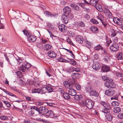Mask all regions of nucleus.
<instances>
[{
    "mask_svg": "<svg viewBox=\"0 0 123 123\" xmlns=\"http://www.w3.org/2000/svg\"><path fill=\"white\" fill-rule=\"evenodd\" d=\"M63 10L64 13L66 14L69 13V12H71V8L68 6L64 7L63 9Z\"/></svg>",
    "mask_w": 123,
    "mask_h": 123,
    "instance_id": "21",
    "label": "nucleus"
},
{
    "mask_svg": "<svg viewBox=\"0 0 123 123\" xmlns=\"http://www.w3.org/2000/svg\"><path fill=\"white\" fill-rule=\"evenodd\" d=\"M75 39L76 41L80 44L83 43L84 41L83 37L81 36H77L75 38Z\"/></svg>",
    "mask_w": 123,
    "mask_h": 123,
    "instance_id": "9",
    "label": "nucleus"
},
{
    "mask_svg": "<svg viewBox=\"0 0 123 123\" xmlns=\"http://www.w3.org/2000/svg\"><path fill=\"white\" fill-rule=\"evenodd\" d=\"M67 14L68 15L69 18H72L73 17V14L71 13L70 12H69V13H67Z\"/></svg>",
    "mask_w": 123,
    "mask_h": 123,
    "instance_id": "59",
    "label": "nucleus"
},
{
    "mask_svg": "<svg viewBox=\"0 0 123 123\" xmlns=\"http://www.w3.org/2000/svg\"><path fill=\"white\" fill-rule=\"evenodd\" d=\"M35 112L34 111L31 110L29 112L28 114L29 115L31 116H33Z\"/></svg>",
    "mask_w": 123,
    "mask_h": 123,
    "instance_id": "48",
    "label": "nucleus"
},
{
    "mask_svg": "<svg viewBox=\"0 0 123 123\" xmlns=\"http://www.w3.org/2000/svg\"><path fill=\"white\" fill-rule=\"evenodd\" d=\"M4 56L6 60L8 62V64L10 65H11L12 63L14 62V59L13 55L10 54L5 53L4 54Z\"/></svg>",
    "mask_w": 123,
    "mask_h": 123,
    "instance_id": "2",
    "label": "nucleus"
},
{
    "mask_svg": "<svg viewBox=\"0 0 123 123\" xmlns=\"http://www.w3.org/2000/svg\"><path fill=\"white\" fill-rule=\"evenodd\" d=\"M113 20L114 22L119 25H121L122 22L120 20L117 18H113Z\"/></svg>",
    "mask_w": 123,
    "mask_h": 123,
    "instance_id": "20",
    "label": "nucleus"
},
{
    "mask_svg": "<svg viewBox=\"0 0 123 123\" xmlns=\"http://www.w3.org/2000/svg\"><path fill=\"white\" fill-rule=\"evenodd\" d=\"M46 115L48 117H53L54 116V114L53 112L52 111H46Z\"/></svg>",
    "mask_w": 123,
    "mask_h": 123,
    "instance_id": "23",
    "label": "nucleus"
},
{
    "mask_svg": "<svg viewBox=\"0 0 123 123\" xmlns=\"http://www.w3.org/2000/svg\"><path fill=\"white\" fill-rule=\"evenodd\" d=\"M116 75L118 77H123V74H122L119 72H118L116 73Z\"/></svg>",
    "mask_w": 123,
    "mask_h": 123,
    "instance_id": "51",
    "label": "nucleus"
},
{
    "mask_svg": "<svg viewBox=\"0 0 123 123\" xmlns=\"http://www.w3.org/2000/svg\"><path fill=\"white\" fill-rule=\"evenodd\" d=\"M106 119L108 121H111L112 119V116L110 114H108L106 116Z\"/></svg>",
    "mask_w": 123,
    "mask_h": 123,
    "instance_id": "31",
    "label": "nucleus"
},
{
    "mask_svg": "<svg viewBox=\"0 0 123 123\" xmlns=\"http://www.w3.org/2000/svg\"><path fill=\"white\" fill-rule=\"evenodd\" d=\"M69 93H64L63 95V97L64 99L67 100L70 99V97Z\"/></svg>",
    "mask_w": 123,
    "mask_h": 123,
    "instance_id": "27",
    "label": "nucleus"
},
{
    "mask_svg": "<svg viewBox=\"0 0 123 123\" xmlns=\"http://www.w3.org/2000/svg\"><path fill=\"white\" fill-rule=\"evenodd\" d=\"M94 50H101V49H103L101 44H99L98 45L96 46L94 48Z\"/></svg>",
    "mask_w": 123,
    "mask_h": 123,
    "instance_id": "32",
    "label": "nucleus"
},
{
    "mask_svg": "<svg viewBox=\"0 0 123 123\" xmlns=\"http://www.w3.org/2000/svg\"><path fill=\"white\" fill-rule=\"evenodd\" d=\"M49 56L52 58H54L56 56V54L53 51H49L48 53Z\"/></svg>",
    "mask_w": 123,
    "mask_h": 123,
    "instance_id": "11",
    "label": "nucleus"
},
{
    "mask_svg": "<svg viewBox=\"0 0 123 123\" xmlns=\"http://www.w3.org/2000/svg\"><path fill=\"white\" fill-rule=\"evenodd\" d=\"M70 6L72 9L73 10L77 11H79L80 10V8L79 7L75 4H71Z\"/></svg>",
    "mask_w": 123,
    "mask_h": 123,
    "instance_id": "16",
    "label": "nucleus"
},
{
    "mask_svg": "<svg viewBox=\"0 0 123 123\" xmlns=\"http://www.w3.org/2000/svg\"><path fill=\"white\" fill-rule=\"evenodd\" d=\"M101 50L102 54L106 55L107 54V51L103 48V49H101Z\"/></svg>",
    "mask_w": 123,
    "mask_h": 123,
    "instance_id": "54",
    "label": "nucleus"
},
{
    "mask_svg": "<svg viewBox=\"0 0 123 123\" xmlns=\"http://www.w3.org/2000/svg\"><path fill=\"white\" fill-rule=\"evenodd\" d=\"M26 70L29 69L31 67V65L29 63H27L25 65Z\"/></svg>",
    "mask_w": 123,
    "mask_h": 123,
    "instance_id": "55",
    "label": "nucleus"
},
{
    "mask_svg": "<svg viewBox=\"0 0 123 123\" xmlns=\"http://www.w3.org/2000/svg\"><path fill=\"white\" fill-rule=\"evenodd\" d=\"M75 35L74 33L72 32H70V36L72 37H74Z\"/></svg>",
    "mask_w": 123,
    "mask_h": 123,
    "instance_id": "61",
    "label": "nucleus"
},
{
    "mask_svg": "<svg viewBox=\"0 0 123 123\" xmlns=\"http://www.w3.org/2000/svg\"><path fill=\"white\" fill-rule=\"evenodd\" d=\"M39 113L42 115H43L46 113V111H48L47 109L45 107L41 106L39 108Z\"/></svg>",
    "mask_w": 123,
    "mask_h": 123,
    "instance_id": "7",
    "label": "nucleus"
},
{
    "mask_svg": "<svg viewBox=\"0 0 123 123\" xmlns=\"http://www.w3.org/2000/svg\"><path fill=\"white\" fill-rule=\"evenodd\" d=\"M70 63L74 65L76 64V62L74 60L72 59L71 60L70 62Z\"/></svg>",
    "mask_w": 123,
    "mask_h": 123,
    "instance_id": "53",
    "label": "nucleus"
},
{
    "mask_svg": "<svg viewBox=\"0 0 123 123\" xmlns=\"http://www.w3.org/2000/svg\"><path fill=\"white\" fill-rule=\"evenodd\" d=\"M98 0H91L90 2V4L91 5L94 6L98 3Z\"/></svg>",
    "mask_w": 123,
    "mask_h": 123,
    "instance_id": "28",
    "label": "nucleus"
},
{
    "mask_svg": "<svg viewBox=\"0 0 123 123\" xmlns=\"http://www.w3.org/2000/svg\"><path fill=\"white\" fill-rule=\"evenodd\" d=\"M59 92L61 94L62 93L64 92V90H63L62 88H59L58 89Z\"/></svg>",
    "mask_w": 123,
    "mask_h": 123,
    "instance_id": "64",
    "label": "nucleus"
},
{
    "mask_svg": "<svg viewBox=\"0 0 123 123\" xmlns=\"http://www.w3.org/2000/svg\"><path fill=\"white\" fill-rule=\"evenodd\" d=\"M85 20H89L90 18V16L87 14H86L83 16Z\"/></svg>",
    "mask_w": 123,
    "mask_h": 123,
    "instance_id": "42",
    "label": "nucleus"
},
{
    "mask_svg": "<svg viewBox=\"0 0 123 123\" xmlns=\"http://www.w3.org/2000/svg\"><path fill=\"white\" fill-rule=\"evenodd\" d=\"M116 57L118 59L122 60L123 59V54L122 52H120L116 55Z\"/></svg>",
    "mask_w": 123,
    "mask_h": 123,
    "instance_id": "24",
    "label": "nucleus"
},
{
    "mask_svg": "<svg viewBox=\"0 0 123 123\" xmlns=\"http://www.w3.org/2000/svg\"><path fill=\"white\" fill-rule=\"evenodd\" d=\"M17 64L19 65L22 62V60L21 58L18 59L17 60Z\"/></svg>",
    "mask_w": 123,
    "mask_h": 123,
    "instance_id": "63",
    "label": "nucleus"
},
{
    "mask_svg": "<svg viewBox=\"0 0 123 123\" xmlns=\"http://www.w3.org/2000/svg\"><path fill=\"white\" fill-rule=\"evenodd\" d=\"M111 32L112 33L111 34V36L112 37H114L115 36H116L117 33L113 30Z\"/></svg>",
    "mask_w": 123,
    "mask_h": 123,
    "instance_id": "50",
    "label": "nucleus"
},
{
    "mask_svg": "<svg viewBox=\"0 0 123 123\" xmlns=\"http://www.w3.org/2000/svg\"><path fill=\"white\" fill-rule=\"evenodd\" d=\"M111 104L114 106H117L119 105V103L118 102L116 101L112 102Z\"/></svg>",
    "mask_w": 123,
    "mask_h": 123,
    "instance_id": "44",
    "label": "nucleus"
},
{
    "mask_svg": "<svg viewBox=\"0 0 123 123\" xmlns=\"http://www.w3.org/2000/svg\"><path fill=\"white\" fill-rule=\"evenodd\" d=\"M82 96L81 95H75L74 97V99L76 100H79L81 99Z\"/></svg>",
    "mask_w": 123,
    "mask_h": 123,
    "instance_id": "34",
    "label": "nucleus"
},
{
    "mask_svg": "<svg viewBox=\"0 0 123 123\" xmlns=\"http://www.w3.org/2000/svg\"><path fill=\"white\" fill-rule=\"evenodd\" d=\"M62 19L63 22L65 24L68 23V17L66 16L64 14L62 15Z\"/></svg>",
    "mask_w": 123,
    "mask_h": 123,
    "instance_id": "17",
    "label": "nucleus"
},
{
    "mask_svg": "<svg viewBox=\"0 0 123 123\" xmlns=\"http://www.w3.org/2000/svg\"><path fill=\"white\" fill-rule=\"evenodd\" d=\"M69 94L72 96H74L76 94V91L72 88L69 89L68 90Z\"/></svg>",
    "mask_w": 123,
    "mask_h": 123,
    "instance_id": "14",
    "label": "nucleus"
},
{
    "mask_svg": "<svg viewBox=\"0 0 123 123\" xmlns=\"http://www.w3.org/2000/svg\"><path fill=\"white\" fill-rule=\"evenodd\" d=\"M95 6V8L98 11L102 12V6L98 3Z\"/></svg>",
    "mask_w": 123,
    "mask_h": 123,
    "instance_id": "26",
    "label": "nucleus"
},
{
    "mask_svg": "<svg viewBox=\"0 0 123 123\" xmlns=\"http://www.w3.org/2000/svg\"><path fill=\"white\" fill-rule=\"evenodd\" d=\"M92 67L95 70H98L100 67V65L98 62H95L93 64Z\"/></svg>",
    "mask_w": 123,
    "mask_h": 123,
    "instance_id": "6",
    "label": "nucleus"
},
{
    "mask_svg": "<svg viewBox=\"0 0 123 123\" xmlns=\"http://www.w3.org/2000/svg\"><path fill=\"white\" fill-rule=\"evenodd\" d=\"M61 62H66L67 61L62 58V57H60L58 59Z\"/></svg>",
    "mask_w": 123,
    "mask_h": 123,
    "instance_id": "56",
    "label": "nucleus"
},
{
    "mask_svg": "<svg viewBox=\"0 0 123 123\" xmlns=\"http://www.w3.org/2000/svg\"><path fill=\"white\" fill-rule=\"evenodd\" d=\"M78 23L80 26L83 27L85 26V23L82 21H79Z\"/></svg>",
    "mask_w": 123,
    "mask_h": 123,
    "instance_id": "43",
    "label": "nucleus"
},
{
    "mask_svg": "<svg viewBox=\"0 0 123 123\" xmlns=\"http://www.w3.org/2000/svg\"><path fill=\"white\" fill-rule=\"evenodd\" d=\"M105 108L103 109L102 111L105 113H107L109 112V110L110 109V106H107V107H104Z\"/></svg>",
    "mask_w": 123,
    "mask_h": 123,
    "instance_id": "19",
    "label": "nucleus"
},
{
    "mask_svg": "<svg viewBox=\"0 0 123 123\" xmlns=\"http://www.w3.org/2000/svg\"><path fill=\"white\" fill-rule=\"evenodd\" d=\"M43 104V103L41 102H37L36 103V104L37 106H40Z\"/></svg>",
    "mask_w": 123,
    "mask_h": 123,
    "instance_id": "62",
    "label": "nucleus"
},
{
    "mask_svg": "<svg viewBox=\"0 0 123 123\" xmlns=\"http://www.w3.org/2000/svg\"><path fill=\"white\" fill-rule=\"evenodd\" d=\"M11 88L12 90L15 91H17V89L16 88V87L15 86H13L11 87Z\"/></svg>",
    "mask_w": 123,
    "mask_h": 123,
    "instance_id": "60",
    "label": "nucleus"
},
{
    "mask_svg": "<svg viewBox=\"0 0 123 123\" xmlns=\"http://www.w3.org/2000/svg\"><path fill=\"white\" fill-rule=\"evenodd\" d=\"M117 116L118 118L120 119H122L123 117V114L121 113H119Z\"/></svg>",
    "mask_w": 123,
    "mask_h": 123,
    "instance_id": "57",
    "label": "nucleus"
},
{
    "mask_svg": "<svg viewBox=\"0 0 123 123\" xmlns=\"http://www.w3.org/2000/svg\"><path fill=\"white\" fill-rule=\"evenodd\" d=\"M74 85L77 90H80L81 89L80 86L79 84L76 83Z\"/></svg>",
    "mask_w": 123,
    "mask_h": 123,
    "instance_id": "47",
    "label": "nucleus"
},
{
    "mask_svg": "<svg viewBox=\"0 0 123 123\" xmlns=\"http://www.w3.org/2000/svg\"><path fill=\"white\" fill-rule=\"evenodd\" d=\"M63 84L65 87L69 89L73 88V86L72 84L68 81H66L63 82Z\"/></svg>",
    "mask_w": 123,
    "mask_h": 123,
    "instance_id": "10",
    "label": "nucleus"
},
{
    "mask_svg": "<svg viewBox=\"0 0 123 123\" xmlns=\"http://www.w3.org/2000/svg\"><path fill=\"white\" fill-rule=\"evenodd\" d=\"M121 110L120 108L119 107H115L113 111L115 113H118Z\"/></svg>",
    "mask_w": 123,
    "mask_h": 123,
    "instance_id": "35",
    "label": "nucleus"
},
{
    "mask_svg": "<svg viewBox=\"0 0 123 123\" xmlns=\"http://www.w3.org/2000/svg\"><path fill=\"white\" fill-rule=\"evenodd\" d=\"M45 89L47 90L49 92H51L53 91V88L49 86H46L45 88Z\"/></svg>",
    "mask_w": 123,
    "mask_h": 123,
    "instance_id": "40",
    "label": "nucleus"
},
{
    "mask_svg": "<svg viewBox=\"0 0 123 123\" xmlns=\"http://www.w3.org/2000/svg\"><path fill=\"white\" fill-rule=\"evenodd\" d=\"M19 69L23 72H25L26 69L25 65H22L21 67L19 68Z\"/></svg>",
    "mask_w": 123,
    "mask_h": 123,
    "instance_id": "39",
    "label": "nucleus"
},
{
    "mask_svg": "<svg viewBox=\"0 0 123 123\" xmlns=\"http://www.w3.org/2000/svg\"><path fill=\"white\" fill-rule=\"evenodd\" d=\"M119 48V45L118 43H113L110 46V49L111 51L116 52L118 50Z\"/></svg>",
    "mask_w": 123,
    "mask_h": 123,
    "instance_id": "4",
    "label": "nucleus"
},
{
    "mask_svg": "<svg viewBox=\"0 0 123 123\" xmlns=\"http://www.w3.org/2000/svg\"><path fill=\"white\" fill-rule=\"evenodd\" d=\"M115 91L113 89H108L105 91V93L106 95L109 96H111L114 93Z\"/></svg>",
    "mask_w": 123,
    "mask_h": 123,
    "instance_id": "8",
    "label": "nucleus"
},
{
    "mask_svg": "<svg viewBox=\"0 0 123 123\" xmlns=\"http://www.w3.org/2000/svg\"><path fill=\"white\" fill-rule=\"evenodd\" d=\"M59 31L62 32H65L67 31V27L64 24H61L58 26Z\"/></svg>",
    "mask_w": 123,
    "mask_h": 123,
    "instance_id": "5",
    "label": "nucleus"
},
{
    "mask_svg": "<svg viewBox=\"0 0 123 123\" xmlns=\"http://www.w3.org/2000/svg\"><path fill=\"white\" fill-rule=\"evenodd\" d=\"M101 69L104 72H108L110 70V68L107 66L105 65L102 66Z\"/></svg>",
    "mask_w": 123,
    "mask_h": 123,
    "instance_id": "18",
    "label": "nucleus"
},
{
    "mask_svg": "<svg viewBox=\"0 0 123 123\" xmlns=\"http://www.w3.org/2000/svg\"><path fill=\"white\" fill-rule=\"evenodd\" d=\"M51 48V46L49 44H46L44 45L43 48L45 50H50Z\"/></svg>",
    "mask_w": 123,
    "mask_h": 123,
    "instance_id": "13",
    "label": "nucleus"
},
{
    "mask_svg": "<svg viewBox=\"0 0 123 123\" xmlns=\"http://www.w3.org/2000/svg\"><path fill=\"white\" fill-rule=\"evenodd\" d=\"M80 75L78 73H73L72 75V77L74 79H75L79 78Z\"/></svg>",
    "mask_w": 123,
    "mask_h": 123,
    "instance_id": "25",
    "label": "nucleus"
},
{
    "mask_svg": "<svg viewBox=\"0 0 123 123\" xmlns=\"http://www.w3.org/2000/svg\"><path fill=\"white\" fill-rule=\"evenodd\" d=\"M112 42L111 40L109 39L108 38L106 37V45L107 47H108L110 43Z\"/></svg>",
    "mask_w": 123,
    "mask_h": 123,
    "instance_id": "33",
    "label": "nucleus"
},
{
    "mask_svg": "<svg viewBox=\"0 0 123 123\" xmlns=\"http://www.w3.org/2000/svg\"><path fill=\"white\" fill-rule=\"evenodd\" d=\"M30 109H33L34 110L36 111L39 112V108H38L36 106H34L31 107L30 108Z\"/></svg>",
    "mask_w": 123,
    "mask_h": 123,
    "instance_id": "49",
    "label": "nucleus"
},
{
    "mask_svg": "<svg viewBox=\"0 0 123 123\" xmlns=\"http://www.w3.org/2000/svg\"><path fill=\"white\" fill-rule=\"evenodd\" d=\"M90 21L94 24H97L98 23V22L96 20L93 18L91 19L90 20Z\"/></svg>",
    "mask_w": 123,
    "mask_h": 123,
    "instance_id": "41",
    "label": "nucleus"
},
{
    "mask_svg": "<svg viewBox=\"0 0 123 123\" xmlns=\"http://www.w3.org/2000/svg\"><path fill=\"white\" fill-rule=\"evenodd\" d=\"M104 12L105 13H106V15L109 18H112V14L109 10L107 9H105L104 11Z\"/></svg>",
    "mask_w": 123,
    "mask_h": 123,
    "instance_id": "22",
    "label": "nucleus"
},
{
    "mask_svg": "<svg viewBox=\"0 0 123 123\" xmlns=\"http://www.w3.org/2000/svg\"><path fill=\"white\" fill-rule=\"evenodd\" d=\"M102 78L106 82L105 83V86L108 88H113L116 87V85L113 82V80L111 78L105 76H102Z\"/></svg>",
    "mask_w": 123,
    "mask_h": 123,
    "instance_id": "1",
    "label": "nucleus"
},
{
    "mask_svg": "<svg viewBox=\"0 0 123 123\" xmlns=\"http://www.w3.org/2000/svg\"><path fill=\"white\" fill-rule=\"evenodd\" d=\"M0 118L1 119L3 120H5L8 119V117L6 116H3L0 117Z\"/></svg>",
    "mask_w": 123,
    "mask_h": 123,
    "instance_id": "52",
    "label": "nucleus"
},
{
    "mask_svg": "<svg viewBox=\"0 0 123 123\" xmlns=\"http://www.w3.org/2000/svg\"><path fill=\"white\" fill-rule=\"evenodd\" d=\"M29 37L28 38V41L31 42H34L36 40V37L33 35H30Z\"/></svg>",
    "mask_w": 123,
    "mask_h": 123,
    "instance_id": "12",
    "label": "nucleus"
},
{
    "mask_svg": "<svg viewBox=\"0 0 123 123\" xmlns=\"http://www.w3.org/2000/svg\"><path fill=\"white\" fill-rule=\"evenodd\" d=\"M45 90H46L45 88H42L41 89H40V93L41 94H45L46 93V92L45 91Z\"/></svg>",
    "mask_w": 123,
    "mask_h": 123,
    "instance_id": "46",
    "label": "nucleus"
},
{
    "mask_svg": "<svg viewBox=\"0 0 123 123\" xmlns=\"http://www.w3.org/2000/svg\"><path fill=\"white\" fill-rule=\"evenodd\" d=\"M100 104L102 105L104 107H107V106H110V105L108 103H107L106 102L104 101H102L100 102Z\"/></svg>",
    "mask_w": 123,
    "mask_h": 123,
    "instance_id": "30",
    "label": "nucleus"
},
{
    "mask_svg": "<svg viewBox=\"0 0 123 123\" xmlns=\"http://www.w3.org/2000/svg\"><path fill=\"white\" fill-rule=\"evenodd\" d=\"M91 30L93 33H97L98 32V28L95 26H92L90 28Z\"/></svg>",
    "mask_w": 123,
    "mask_h": 123,
    "instance_id": "29",
    "label": "nucleus"
},
{
    "mask_svg": "<svg viewBox=\"0 0 123 123\" xmlns=\"http://www.w3.org/2000/svg\"><path fill=\"white\" fill-rule=\"evenodd\" d=\"M90 94L91 96L97 97L98 95V93L94 90H92L90 92Z\"/></svg>",
    "mask_w": 123,
    "mask_h": 123,
    "instance_id": "15",
    "label": "nucleus"
},
{
    "mask_svg": "<svg viewBox=\"0 0 123 123\" xmlns=\"http://www.w3.org/2000/svg\"><path fill=\"white\" fill-rule=\"evenodd\" d=\"M118 98V96L117 95H116L114 96H113V97H111V100L112 99L117 100Z\"/></svg>",
    "mask_w": 123,
    "mask_h": 123,
    "instance_id": "58",
    "label": "nucleus"
},
{
    "mask_svg": "<svg viewBox=\"0 0 123 123\" xmlns=\"http://www.w3.org/2000/svg\"><path fill=\"white\" fill-rule=\"evenodd\" d=\"M67 41L71 45H73V46H74V44L73 43L72 41L69 39L68 38L66 39Z\"/></svg>",
    "mask_w": 123,
    "mask_h": 123,
    "instance_id": "45",
    "label": "nucleus"
},
{
    "mask_svg": "<svg viewBox=\"0 0 123 123\" xmlns=\"http://www.w3.org/2000/svg\"><path fill=\"white\" fill-rule=\"evenodd\" d=\"M40 89L38 88L35 89H33L32 91V93H40Z\"/></svg>",
    "mask_w": 123,
    "mask_h": 123,
    "instance_id": "38",
    "label": "nucleus"
},
{
    "mask_svg": "<svg viewBox=\"0 0 123 123\" xmlns=\"http://www.w3.org/2000/svg\"><path fill=\"white\" fill-rule=\"evenodd\" d=\"M23 32L25 35L26 36H29L30 35V33L27 30H24L23 31Z\"/></svg>",
    "mask_w": 123,
    "mask_h": 123,
    "instance_id": "36",
    "label": "nucleus"
},
{
    "mask_svg": "<svg viewBox=\"0 0 123 123\" xmlns=\"http://www.w3.org/2000/svg\"><path fill=\"white\" fill-rule=\"evenodd\" d=\"M98 18L101 22L104 21V18L103 16L101 14L99 15L97 17Z\"/></svg>",
    "mask_w": 123,
    "mask_h": 123,
    "instance_id": "37",
    "label": "nucleus"
},
{
    "mask_svg": "<svg viewBox=\"0 0 123 123\" xmlns=\"http://www.w3.org/2000/svg\"><path fill=\"white\" fill-rule=\"evenodd\" d=\"M85 104L86 107L89 109L92 108L94 105L93 101L90 99H86L85 100Z\"/></svg>",
    "mask_w": 123,
    "mask_h": 123,
    "instance_id": "3",
    "label": "nucleus"
}]
</instances>
